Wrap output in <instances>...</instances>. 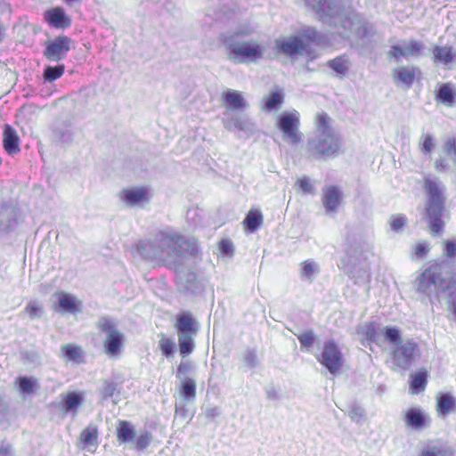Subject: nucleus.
Wrapping results in <instances>:
<instances>
[{"instance_id": "1", "label": "nucleus", "mask_w": 456, "mask_h": 456, "mask_svg": "<svg viewBox=\"0 0 456 456\" xmlns=\"http://www.w3.org/2000/svg\"><path fill=\"white\" fill-rule=\"evenodd\" d=\"M137 251L145 259L173 268L181 292L198 294L203 290V282L197 273L182 263L184 257L197 254L195 240L186 239L173 230L159 231L151 239L141 240Z\"/></svg>"}, {"instance_id": "2", "label": "nucleus", "mask_w": 456, "mask_h": 456, "mask_svg": "<svg viewBox=\"0 0 456 456\" xmlns=\"http://www.w3.org/2000/svg\"><path fill=\"white\" fill-rule=\"evenodd\" d=\"M253 33L249 25H241L224 36L223 42L228 53L227 58L235 64L256 62L263 59L266 46L257 40L244 38Z\"/></svg>"}, {"instance_id": "3", "label": "nucleus", "mask_w": 456, "mask_h": 456, "mask_svg": "<svg viewBox=\"0 0 456 456\" xmlns=\"http://www.w3.org/2000/svg\"><path fill=\"white\" fill-rule=\"evenodd\" d=\"M321 14L338 18L346 38L364 39L372 33V26L353 9L352 0H333Z\"/></svg>"}, {"instance_id": "4", "label": "nucleus", "mask_w": 456, "mask_h": 456, "mask_svg": "<svg viewBox=\"0 0 456 456\" xmlns=\"http://www.w3.org/2000/svg\"><path fill=\"white\" fill-rule=\"evenodd\" d=\"M341 142L331 126V118L325 112L315 116V131L307 142V151L316 159H327L338 154Z\"/></svg>"}, {"instance_id": "5", "label": "nucleus", "mask_w": 456, "mask_h": 456, "mask_svg": "<svg viewBox=\"0 0 456 456\" xmlns=\"http://www.w3.org/2000/svg\"><path fill=\"white\" fill-rule=\"evenodd\" d=\"M418 289L427 294L452 289L449 302L456 315V273L447 263L434 264L428 267L418 279Z\"/></svg>"}, {"instance_id": "6", "label": "nucleus", "mask_w": 456, "mask_h": 456, "mask_svg": "<svg viewBox=\"0 0 456 456\" xmlns=\"http://www.w3.org/2000/svg\"><path fill=\"white\" fill-rule=\"evenodd\" d=\"M384 340L392 345V370H407L421 356V350L419 344L411 338H401V331L396 327L386 326L381 330Z\"/></svg>"}, {"instance_id": "7", "label": "nucleus", "mask_w": 456, "mask_h": 456, "mask_svg": "<svg viewBox=\"0 0 456 456\" xmlns=\"http://www.w3.org/2000/svg\"><path fill=\"white\" fill-rule=\"evenodd\" d=\"M423 188L428 195L427 215L431 233L439 236L444 227L441 216L444 208L445 186L439 178L428 175L424 178Z\"/></svg>"}, {"instance_id": "8", "label": "nucleus", "mask_w": 456, "mask_h": 456, "mask_svg": "<svg viewBox=\"0 0 456 456\" xmlns=\"http://www.w3.org/2000/svg\"><path fill=\"white\" fill-rule=\"evenodd\" d=\"M174 328L177 334L180 355L185 358L195 349V338L200 331V323L191 313L184 311L177 314Z\"/></svg>"}, {"instance_id": "9", "label": "nucleus", "mask_w": 456, "mask_h": 456, "mask_svg": "<svg viewBox=\"0 0 456 456\" xmlns=\"http://www.w3.org/2000/svg\"><path fill=\"white\" fill-rule=\"evenodd\" d=\"M98 327L106 333L103 341L105 353L110 357L118 355L123 347L124 334L118 331L114 322L107 317L100 319Z\"/></svg>"}, {"instance_id": "10", "label": "nucleus", "mask_w": 456, "mask_h": 456, "mask_svg": "<svg viewBox=\"0 0 456 456\" xmlns=\"http://www.w3.org/2000/svg\"><path fill=\"white\" fill-rule=\"evenodd\" d=\"M222 123L226 130L231 132L240 131L248 137L256 131L255 121L248 114L225 110Z\"/></svg>"}, {"instance_id": "11", "label": "nucleus", "mask_w": 456, "mask_h": 456, "mask_svg": "<svg viewBox=\"0 0 456 456\" xmlns=\"http://www.w3.org/2000/svg\"><path fill=\"white\" fill-rule=\"evenodd\" d=\"M425 44L417 39H403L390 46L387 56L400 61L402 58H419L424 55Z\"/></svg>"}, {"instance_id": "12", "label": "nucleus", "mask_w": 456, "mask_h": 456, "mask_svg": "<svg viewBox=\"0 0 456 456\" xmlns=\"http://www.w3.org/2000/svg\"><path fill=\"white\" fill-rule=\"evenodd\" d=\"M277 125L282 132L285 141L293 144L301 141L299 113L297 110L281 114Z\"/></svg>"}, {"instance_id": "13", "label": "nucleus", "mask_w": 456, "mask_h": 456, "mask_svg": "<svg viewBox=\"0 0 456 456\" xmlns=\"http://www.w3.org/2000/svg\"><path fill=\"white\" fill-rule=\"evenodd\" d=\"M23 222L20 211L13 205L0 207V234L15 232Z\"/></svg>"}, {"instance_id": "14", "label": "nucleus", "mask_w": 456, "mask_h": 456, "mask_svg": "<svg viewBox=\"0 0 456 456\" xmlns=\"http://www.w3.org/2000/svg\"><path fill=\"white\" fill-rule=\"evenodd\" d=\"M319 361L331 374H337L342 367L343 355L338 346L333 341H328L324 344Z\"/></svg>"}, {"instance_id": "15", "label": "nucleus", "mask_w": 456, "mask_h": 456, "mask_svg": "<svg viewBox=\"0 0 456 456\" xmlns=\"http://www.w3.org/2000/svg\"><path fill=\"white\" fill-rule=\"evenodd\" d=\"M70 42L71 40L68 37H58L46 45L44 55L51 61H59L64 59L70 50Z\"/></svg>"}, {"instance_id": "16", "label": "nucleus", "mask_w": 456, "mask_h": 456, "mask_svg": "<svg viewBox=\"0 0 456 456\" xmlns=\"http://www.w3.org/2000/svg\"><path fill=\"white\" fill-rule=\"evenodd\" d=\"M405 426L412 430L419 431L430 424L429 415L420 407L414 406L403 413Z\"/></svg>"}, {"instance_id": "17", "label": "nucleus", "mask_w": 456, "mask_h": 456, "mask_svg": "<svg viewBox=\"0 0 456 456\" xmlns=\"http://www.w3.org/2000/svg\"><path fill=\"white\" fill-rule=\"evenodd\" d=\"M343 201V192L339 187L328 185L323 187L322 202L326 214H336Z\"/></svg>"}, {"instance_id": "18", "label": "nucleus", "mask_w": 456, "mask_h": 456, "mask_svg": "<svg viewBox=\"0 0 456 456\" xmlns=\"http://www.w3.org/2000/svg\"><path fill=\"white\" fill-rule=\"evenodd\" d=\"M150 191L146 187H133L124 189L120 192V200L127 207H134L150 201Z\"/></svg>"}, {"instance_id": "19", "label": "nucleus", "mask_w": 456, "mask_h": 456, "mask_svg": "<svg viewBox=\"0 0 456 456\" xmlns=\"http://www.w3.org/2000/svg\"><path fill=\"white\" fill-rule=\"evenodd\" d=\"M275 46L278 51L289 56L294 54L302 55L305 49L303 40L294 36L277 38L275 40Z\"/></svg>"}, {"instance_id": "20", "label": "nucleus", "mask_w": 456, "mask_h": 456, "mask_svg": "<svg viewBox=\"0 0 456 456\" xmlns=\"http://www.w3.org/2000/svg\"><path fill=\"white\" fill-rule=\"evenodd\" d=\"M99 444V431L96 425L90 423L82 430L77 438V446L81 450L94 452Z\"/></svg>"}, {"instance_id": "21", "label": "nucleus", "mask_w": 456, "mask_h": 456, "mask_svg": "<svg viewBox=\"0 0 456 456\" xmlns=\"http://www.w3.org/2000/svg\"><path fill=\"white\" fill-rule=\"evenodd\" d=\"M58 298V307L55 306L54 310H61L65 313L77 314L82 310V303L72 294L60 292L54 295Z\"/></svg>"}, {"instance_id": "22", "label": "nucleus", "mask_w": 456, "mask_h": 456, "mask_svg": "<svg viewBox=\"0 0 456 456\" xmlns=\"http://www.w3.org/2000/svg\"><path fill=\"white\" fill-rule=\"evenodd\" d=\"M222 100L227 109L226 110L229 111L230 110H245L248 107V103L240 91L227 89L223 93Z\"/></svg>"}, {"instance_id": "23", "label": "nucleus", "mask_w": 456, "mask_h": 456, "mask_svg": "<svg viewBox=\"0 0 456 456\" xmlns=\"http://www.w3.org/2000/svg\"><path fill=\"white\" fill-rule=\"evenodd\" d=\"M45 20L53 28H65L70 26L71 20L65 14L63 8L55 7L45 12Z\"/></svg>"}, {"instance_id": "24", "label": "nucleus", "mask_w": 456, "mask_h": 456, "mask_svg": "<svg viewBox=\"0 0 456 456\" xmlns=\"http://www.w3.org/2000/svg\"><path fill=\"white\" fill-rule=\"evenodd\" d=\"M320 273V265L313 259H307L299 265V277L303 281L312 283Z\"/></svg>"}, {"instance_id": "25", "label": "nucleus", "mask_w": 456, "mask_h": 456, "mask_svg": "<svg viewBox=\"0 0 456 456\" xmlns=\"http://www.w3.org/2000/svg\"><path fill=\"white\" fill-rule=\"evenodd\" d=\"M419 69L412 66H403L395 69L394 78L395 83H401L410 87L415 79L416 72Z\"/></svg>"}, {"instance_id": "26", "label": "nucleus", "mask_w": 456, "mask_h": 456, "mask_svg": "<svg viewBox=\"0 0 456 456\" xmlns=\"http://www.w3.org/2000/svg\"><path fill=\"white\" fill-rule=\"evenodd\" d=\"M135 438L134 427L126 420H119L117 427V439L119 444L131 443Z\"/></svg>"}, {"instance_id": "27", "label": "nucleus", "mask_w": 456, "mask_h": 456, "mask_svg": "<svg viewBox=\"0 0 456 456\" xmlns=\"http://www.w3.org/2000/svg\"><path fill=\"white\" fill-rule=\"evenodd\" d=\"M436 411L440 415L446 416L456 411V399L451 394H439L437 395Z\"/></svg>"}, {"instance_id": "28", "label": "nucleus", "mask_w": 456, "mask_h": 456, "mask_svg": "<svg viewBox=\"0 0 456 456\" xmlns=\"http://www.w3.org/2000/svg\"><path fill=\"white\" fill-rule=\"evenodd\" d=\"M3 143L4 150L9 154H15L20 151L19 137L16 131L10 126H6L4 128Z\"/></svg>"}, {"instance_id": "29", "label": "nucleus", "mask_w": 456, "mask_h": 456, "mask_svg": "<svg viewBox=\"0 0 456 456\" xmlns=\"http://www.w3.org/2000/svg\"><path fill=\"white\" fill-rule=\"evenodd\" d=\"M433 58L435 63L448 65L456 58V53L452 51V46H435L433 48Z\"/></svg>"}, {"instance_id": "30", "label": "nucleus", "mask_w": 456, "mask_h": 456, "mask_svg": "<svg viewBox=\"0 0 456 456\" xmlns=\"http://www.w3.org/2000/svg\"><path fill=\"white\" fill-rule=\"evenodd\" d=\"M327 66L330 68L339 77H343L348 72L351 67V61L347 55H340L327 62Z\"/></svg>"}, {"instance_id": "31", "label": "nucleus", "mask_w": 456, "mask_h": 456, "mask_svg": "<svg viewBox=\"0 0 456 456\" xmlns=\"http://www.w3.org/2000/svg\"><path fill=\"white\" fill-rule=\"evenodd\" d=\"M385 327H377L373 322H365L358 329V333L362 335L368 342H377L380 336L384 335L381 332Z\"/></svg>"}, {"instance_id": "32", "label": "nucleus", "mask_w": 456, "mask_h": 456, "mask_svg": "<svg viewBox=\"0 0 456 456\" xmlns=\"http://www.w3.org/2000/svg\"><path fill=\"white\" fill-rule=\"evenodd\" d=\"M454 453L452 446L440 444L428 445L421 451L419 456H454Z\"/></svg>"}, {"instance_id": "33", "label": "nucleus", "mask_w": 456, "mask_h": 456, "mask_svg": "<svg viewBox=\"0 0 456 456\" xmlns=\"http://www.w3.org/2000/svg\"><path fill=\"white\" fill-rule=\"evenodd\" d=\"M263 221V215L259 210H250L247 214L243 224L251 232H253L262 226Z\"/></svg>"}, {"instance_id": "34", "label": "nucleus", "mask_w": 456, "mask_h": 456, "mask_svg": "<svg viewBox=\"0 0 456 456\" xmlns=\"http://www.w3.org/2000/svg\"><path fill=\"white\" fill-rule=\"evenodd\" d=\"M428 374L426 371H419L411 375V390L412 394L422 392L428 383Z\"/></svg>"}, {"instance_id": "35", "label": "nucleus", "mask_w": 456, "mask_h": 456, "mask_svg": "<svg viewBox=\"0 0 456 456\" xmlns=\"http://www.w3.org/2000/svg\"><path fill=\"white\" fill-rule=\"evenodd\" d=\"M61 352L67 360L80 362L83 352L80 346L74 344H67L61 346Z\"/></svg>"}, {"instance_id": "36", "label": "nucleus", "mask_w": 456, "mask_h": 456, "mask_svg": "<svg viewBox=\"0 0 456 456\" xmlns=\"http://www.w3.org/2000/svg\"><path fill=\"white\" fill-rule=\"evenodd\" d=\"M65 411H77V408L83 403V396L76 392L68 393L65 397Z\"/></svg>"}, {"instance_id": "37", "label": "nucleus", "mask_w": 456, "mask_h": 456, "mask_svg": "<svg viewBox=\"0 0 456 456\" xmlns=\"http://www.w3.org/2000/svg\"><path fill=\"white\" fill-rule=\"evenodd\" d=\"M181 394L187 401H192L196 396V383L191 378H184L182 379Z\"/></svg>"}, {"instance_id": "38", "label": "nucleus", "mask_w": 456, "mask_h": 456, "mask_svg": "<svg viewBox=\"0 0 456 456\" xmlns=\"http://www.w3.org/2000/svg\"><path fill=\"white\" fill-rule=\"evenodd\" d=\"M24 313H26L30 319H37L43 316L45 311L41 303L32 300L27 304Z\"/></svg>"}, {"instance_id": "39", "label": "nucleus", "mask_w": 456, "mask_h": 456, "mask_svg": "<svg viewBox=\"0 0 456 456\" xmlns=\"http://www.w3.org/2000/svg\"><path fill=\"white\" fill-rule=\"evenodd\" d=\"M64 72V65H57V66H47L44 70V79L47 82H53L57 78L61 77Z\"/></svg>"}, {"instance_id": "40", "label": "nucleus", "mask_w": 456, "mask_h": 456, "mask_svg": "<svg viewBox=\"0 0 456 456\" xmlns=\"http://www.w3.org/2000/svg\"><path fill=\"white\" fill-rule=\"evenodd\" d=\"M434 147V136L431 134H422L419 140L420 151L424 154H430Z\"/></svg>"}, {"instance_id": "41", "label": "nucleus", "mask_w": 456, "mask_h": 456, "mask_svg": "<svg viewBox=\"0 0 456 456\" xmlns=\"http://www.w3.org/2000/svg\"><path fill=\"white\" fill-rule=\"evenodd\" d=\"M438 98L444 103L451 104L455 98V93L450 85H443L438 91Z\"/></svg>"}, {"instance_id": "42", "label": "nucleus", "mask_w": 456, "mask_h": 456, "mask_svg": "<svg viewBox=\"0 0 456 456\" xmlns=\"http://www.w3.org/2000/svg\"><path fill=\"white\" fill-rule=\"evenodd\" d=\"M282 101L283 96L281 93L273 92L266 98L265 108L268 110L277 109L281 104Z\"/></svg>"}, {"instance_id": "43", "label": "nucleus", "mask_w": 456, "mask_h": 456, "mask_svg": "<svg viewBox=\"0 0 456 456\" xmlns=\"http://www.w3.org/2000/svg\"><path fill=\"white\" fill-rule=\"evenodd\" d=\"M151 441L152 435L148 431H144L137 436L134 448L136 450L142 451L150 445Z\"/></svg>"}, {"instance_id": "44", "label": "nucleus", "mask_w": 456, "mask_h": 456, "mask_svg": "<svg viewBox=\"0 0 456 456\" xmlns=\"http://www.w3.org/2000/svg\"><path fill=\"white\" fill-rule=\"evenodd\" d=\"M159 346L163 355L166 357L173 355L175 343L171 338L166 337L161 338Z\"/></svg>"}, {"instance_id": "45", "label": "nucleus", "mask_w": 456, "mask_h": 456, "mask_svg": "<svg viewBox=\"0 0 456 456\" xmlns=\"http://www.w3.org/2000/svg\"><path fill=\"white\" fill-rule=\"evenodd\" d=\"M117 388V385L115 382L104 380L102 383V387L100 390V394L102 398L106 400L113 396Z\"/></svg>"}, {"instance_id": "46", "label": "nucleus", "mask_w": 456, "mask_h": 456, "mask_svg": "<svg viewBox=\"0 0 456 456\" xmlns=\"http://www.w3.org/2000/svg\"><path fill=\"white\" fill-rule=\"evenodd\" d=\"M20 380V388L23 393L32 394L34 393V387L36 380L32 378L21 377Z\"/></svg>"}, {"instance_id": "47", "label": "nucleus", "mask_w": 456, "mask_h": 456, "mask_svg": "<svg viewBox=\"0 0 456 456\" xmlns=\"http://www.w3.org/2000/svg\"><path fill=\"white\" fill-rule=\"evenodd\" d=\"M301 346L305 347H311L315 340V335L313 330H307L302 334L297 335Z\"/></svg>"}, {"instance_id": "48", "label": "nucleus", "mask_w": 456, "mask_h": 456, "mask_svg": "<svg viewBox=\"0 0 456 456\" xmlns=\"http://www.w3.org/2000/svg\"><path fill=\"white\" fill-rule=\"evenodd\" d=\"M356 273H358L357 275L353 273L352 276L354 279L355 283L364 284L370 281V273L367 269L359 268Z\"/></svg>"}, {"instance_id": "49", "label": "nucleus", "mask_w": 456, "mask_h": 456, "mask_svg": "<svg viewBox=\"0 0 456 456\" xmlns=\"http://www.w3.org/2000/svg\"><path fill=\"white\" fill-rule=\"evenodd\" d=\"M444 253L448 257L456 256V238L446 240L443 242Z\"/></svg>"}, {"instance_id": "50", "label": "nucleus", "mask_w": 456, "mask_h": 456, "mask_svg": "<svg viewBox=\"0 0 456 456\" xmlns=\"http://www.w3.org/2000/svg\"><path fill=\"white\" fill-rule=\"evenodd\" d=\"M429 251V244L427 241H419L414 246V255L418 259L424 258Z\"/></svg>"}, {"instance_id": "51", "label": "nucleus", "mask_w": 456, "mask_h": 456, "mask_svg": "<svg viewBox=\"0 0 456 456\" xmlns=\"http://www.w3.org/2000/svg\"><path fill=\"white\" fill-rule=\"evenodd\" d=\"M316 12L321 13L333 0H305Z\"/></svg>"}, {"instance_id": "52", "label": "nucleus", "mask_w": 456, "mask_h": 456, "mask_svg": "<svg viewBox=\"0 0 456 456\" xmlns=\"http://www.w3.org/2000/svg\"><path fill=\"white\" fill-rule=\"evenodd\" d=\"M243 361L248 368L252 369L256 367L257 364V357L256 352L253 350H247L243 354Z\"/></svg>"}, {"instance_id": "53", "label": "nucleus", "mask_w": 456, "mask_h": 456, "mask_svg": "<svg viewBox=\"0 0 456 456\" xmlns=\"http://www.w3.org/2000/svg\"><path fill=\"white\" fill-rule=\"evenodd\" d=\"M406 217L403 216H392L390 221L391 229L395 232H399L405 224Z\"/></svg>"}, {"instance_id": "54", "label": "nucleus", "mask_w": 456, "mask_h": 456, "mask_svg": "<svg viewBox=\"0 0 456 456\" xmlns=\"http://www.w3.org/2000/svg\"><path fill=\"white\" fill-rule=\"evenodd\" d=\"M348 414L354 421L359 422L364 415V410L360 406H352Z\"/></svg>"}, {"instance_id": "55", "label": "nucleus", "mask_w": 456, "mask_h": 456, "mask_svg": "<svg viewBox=\"0 0 456 456\" xmlns=\"http://www.w3.org/2000/svg\"><path fill=\"white\" fill-rule=\"evenodd\" d=\"M220 250L225 255L233 254V245L229 240H223L219 244Z\"/></svg>"}, {"instance_id": "56", "label": "nucleus", "mask_w": 456, "mask_h": 456, "mask_svg": "<svg viewBox=\"0 0 456 456\" xmlns=\"http://www.w3.org/2000/svg\"><path fill=\"white\" fill-rule=\"evenodd\" d=\"M297 184L299 185L304 192L311 193L313 191V185L310 183L307 177L298 179Z\"/></svg>"}, {"instance_id": "57", "label": "nucleus", "mask_w": 456, "mask_h": 456, "mask_svg": "<svg viewBox=\"0 0 456 456\" xmlns=\"http://www.w3.org/2000/svg\"><path fill=\"white\" fill-rule=\"evenodd\" d=\"M0 456H15L12 446L6 442L0 444Z\"/></svg>"}, {"instance_id": "58", "label": "nucleus", "mask_w": 456, "mask_h": 456, "mask_svg": "<svg viewBox=\"0 0 456 456\" xmlns=\"http://www.w3.org/2000/svg\"><path fill=\"white\" fill-rule=\"evenodd\" d=\"M191 370L190 362H181L177 367L176 377L180 379H183V376L188 373Z\"/></svg>"}, {"instance_id": "59", "label": "nucleus", "mask_w": 456, "mask_h": 456, "mask_svg": "<svg viewBox=\"0 0 456 456\" xmlns=\"http://www.w3.org/2000/svg\"><path fill=\"white\" fill-rule=\"evenodd\" d=\"M445 151L451 154L453 153L456 157V138H449L444 143Z\"/></svg>"}, {"instance_id": "60", "label": "nucleus", "mask_w": 456, "mask_h": 456, "mask_svg": "<svg viewBox=\"0 0 456 456\" xmlns=\"http://www.w3.org/2000/svg\"><path fill=\"white\" fill-rule=\"evenodd\" d=\"M204 414L208 419H214L221 414V410L217 406L208 408Z\"/></svg>"}, {"instance_id": "61", "label": "nucleus", "mask_w": 456, "mask_h": 456, "mask_svg": "<svg viewBox=\"0 0 456 456\" xmlns=\"http://www.w3.org/2000/svg\"><path fill=\"white\" fill-rule=\"evenodd\" d=\"M436 171L443 172L448 167V163L443 159H436L435 162Z\"/></svg>"}, {"instance_id": "62", "label": "nucleus", "mask_w": 456, "mask_h": 456, "mask_svg": "<svg viewBox=\"0 0 456 456\" xmlns=\"http://www.w3.org/2000/svg\"><path fill=\"white\" fill-rule=\"evenodd\" d=\"M267 398L268 399H276L277 398V393L274 389L267 390Z\"/></svg>"}, {"instance_id": "63", "label": "nucleus", "mask_w": 456, "mask_h": 456, "mask_svg": "<svg viewBox=\"0 0 456 456\" xmlns=\"http://www.w3.org/2000/svg\"><path fill=\"white\" fill-rule=\"evenodd\" d=\"M4 28L0 24V44L2 43V41L4 39Z\"/></svg>"}]
</instances>
